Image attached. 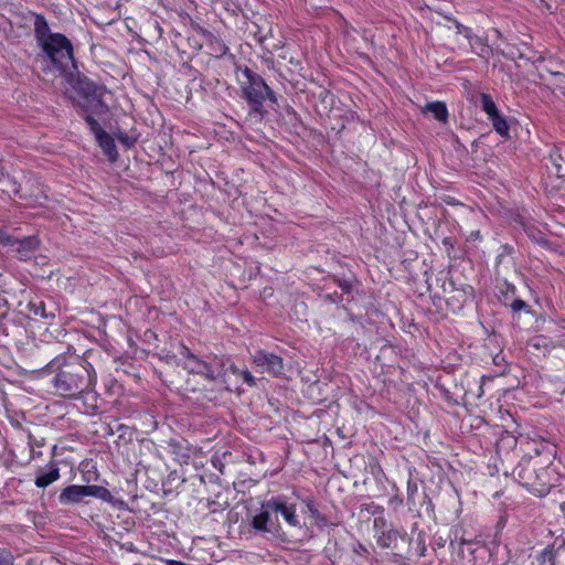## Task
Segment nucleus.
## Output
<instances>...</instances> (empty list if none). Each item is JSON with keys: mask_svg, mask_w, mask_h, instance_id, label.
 I'll return each instance as SVG.
<instances>
[{"mask_svg": "<svg viewBox=\"0 0 565 565\" xmlns=\"http://www.w3.org/2000/svg\"><path fill=\"white\" fill-rule=\"evenodd\" d=\"M34 34L45 57L60 74L65 73L70 65H74L71 41L61 33H52L45 18L41 14H35Z\"/></svg>", "mask_w": 565, "mask_h": 565, "instance_id": "f257e3e1", "label": "nucleus"}, {"mask_svg": "<svg viewBox=\"0 0 565 565\" xmlns=\"http://www.w3.org/2000/svg\"><path fill=\"white\" fill-rule=\"evenodd\" d=\"M96 383V374L89 364L75 365L60 371L52 380L53 387L60 396L77 398L84 392L93 390Z\"/></svg>", "mask_w": 565, "mask_h": 565, "instance_id": "f03ea898", "label": "nucleus"}, {"mask_svg": "<svg viewBox=\"0 0 565 565\" xmlns=\"http://www.w3.org/2000/svg\"><path fill=\"white\" fill-rule=\"evenodd\" d=\"M74 92L73 102L85 115L102 116L108 113V106L104 100L106 89L103 86L84 77L76 81Z\"/></svg>", "mask_w": 565, "mask_h": 565, "instance_id": "7ed1b4c3", "label": "nucleus"}, {"mask_svg": "<svg viewBox=\"0 0 565 565\" xmlns=\"http://www.w3.org/2000/svg\"><path fill=\"white\" fill-rule=\"evenodd\" d=\"M547 475V469L537 467L531 458H522L512 471L514 479L537 497H544L550 491Z\"/></svg>", "mask_w": 565, "mask_h": 565, "instance_id": "20e7f679", "label": "nucleus"}, {"mask_svg": "<svg viewBox=\"0 0 565 565\" xmlns=\"http://www.w3.org/2000/svg\"><path fill=\"white\" fill-rule=\"evenodd\" d=\"M245 82L242 83V97L247 102L253 111L259 113L265 99L276 102L274 92L265 83L264 78L248 67L243 71Z\"/></svg>", "mask_w": 565, "mask_h": 565, "instance_id": "39448f33", "label": "nucleus"}, {"mask_svg": "<svg viewBox=\"0 0 565 565\" xmlns=\"http://www.w3.org/2000/svg\"><path fill=\"white\" fill-rule=\"evenodd\" d=\"M252 361L253 365L262 373L279 376L284 372L282 358L275 353L259 349L252 354Z\"/></svg>", "mask_w": 565, "mask_h": 565, "instance_id": "423d86ee", "label": "nucleus"}, {"mask_svg": "<svg viewBox=\"0 0 565 565\" xmlns=\"http://www.w3.org/2000/svg\"><path fill=\"white\" fill-rule=\"evenodd\" d=\"M263 508H267L276 513H280L284 520L294 527L300 525V521L298 515L296 514V505L288 504L284 497H273L266 503L263 504Z\"/></svg>", "mask_w": 565, "mask_h": 565, "instance_id": "0eeeda50", "label": "nucleus"}, {"mask_svg": "<svg viewBox=\"0 0 565 565\" xmlns=\"http://www.w3.org/2000/svg\"><path fill=\"white\" fill-rule=\"evenodd\" d=\"M385 519L384 518H375L374 519V527L376 530L375 537L376 543L382 548H395L396 542L398 537H403L402 533L397 530H384Z\"/></svg>", "mask_w": 565, "mask_h": 565, "instance_id": "6e6552de", "label": "nucleus"}, {"mask_svg": "<svg viewBox=\"0 0 565 565\" xmlns=\"http://www.w3.org/2000/svg\"><path fill=\"white\" fill-rule=\"evenodd\" d=\"M86 497V486L71 484L61 491L58 502L63 505L77 504L84 502Z\"/></svg>", "mask_w": 565, "mask_h": 565, "instance_id": "1a4fd4ad", "label": "nucleus"}, {"mask_svg": "<svg viewBox=\"0 0 565 565\" xmlns=\"http://www.w3.org/2000/svg\"><path fill=\"white\" fill-rule=\"evenodd\" d=\"M183 367L190 373L203 375L211 381L215 380L218 375L211 364L202 361L196 355L191 356L189 361H184Z\"/></svg>", "mask_w": 565, "mask_h": 565, "instance_id": "9d476101", "label": "nucleus"}, {"mask_svg": "<svg viewBox=\"0 0 565 565\" xmlns=\"http://www.w3.org/2000/svg\"><path fill=\"white\" fill-rule=\"evenodd\" d=\"M39 239L35 236H28L23 239H15L13 242V246L19 255L21 260H26L32 257L34 250L39 247Z\"/></svg>", "mask_w": 565, "mask_h": 565, "instance_id": "9b49d317", "label": "nucleus"}, {"mask_svg": "<svg viewBox=\"0 0 565 565\" xmlns=\"http://www.w3.org/2000/svg\"><path fill=\"white\" fill-rule=\"evenodd\" d=\"M60 477L61 475L58 467L55 462H52L50 465L49 471L41 472L36 476L34 483L38 488H46L47 486L58 480Z\"/></svg>", "mask_w": 565, "mask_h": 565, "instance_id": "f8f14e48", "label": "nucleus"}, {"mask_svg": "<svg viewBox=\"0 0 565 565\" xmlns=\"http://www.w3.org/2000/svg\"><path fill=\"white\" fill-rule=\"evenodd\" d=\"M96 140L99 147L103 149L104 153L109 158V160L115 161L117 159L118 152L116 149L115 141L110 137V135L106 132Z\"/></svg>", "mask_w": 565, "mask_h": 565, "instance_id": "ddd939ff", "label": "nucleus"}, {"mask_svg": "<svg viewBox=\"0 0 565 565\" xmlns=\"http://www.w3.org/2000/svg\"><path fill=\"white\" fill-rule=\"evenodd\" d=\"M426 111H429L433 114L434 118L440 122H447L448 120V109L445 103L443 102H433L426 104L425 108Z\"/></svg>", "mask_w": 565, "mask_h": 565, "instance_id": "4468645a", "label": "nucleus"}, {"mask_svg": "<svg viewBox=\"0 0 565 565\" xmlns=\"http://www.w3.org/2000/svg\"><path fill=\"white\" fill-rule=\"evenodd\" d=\"M270 520L269 509L262 510L258 514L254 515L250 520V525L258 532H268V522Z\"/></svg>", "mask_w": 565, "mask_h": 565, "instance_id": "2eb2a0df", "label": "nucleus"}, {"mask_svg": "<svg viewBox=\"0 0 565 565\" xmlns=\"http://www.w3.org/2000/svg\"><path fill=\"white\" fill-rule=\"evenodd\" d=\"M86 488H87V497H95V498H98V499L103 500L104 502H108V503L111 502L114 499L110 491L102 486L92 484V486H86Z\"/></svg>", "mask_w": 565, "mask_h": 565, "instance_id": "dca6fc26", "label": "nucleus"}, {"mask_svg": "<svg viewBox=\"0 0 565 565\" xmlns=\"http://www.w3.org/2000/svg\"><path fill=\"white\" fill-rule=\"evenodd\" d=\"M480 104L482 110L488 115V118L499 113L495 103L493 102L492 97L489 94L481 93Z\"/></svg>", "mask_w": 565, "mask_h": 565, "instance_id": "f3484780", "label": "nucleus"}, {"mask_svg": "<svg viewBox=\"0 0 565 565\" xmlns=\"http://www.w3.org/2000/svg\"><path fill=\"white\" fill-rule=\"evenodd\" d=\"M492 122L494 130L501 136H508L509 126L507 120L498 113L489 118Z\"/></svg>", "mask_w": 565, "mask_h": 565, "instance_id": "a211bd4d", "label": "nucleus"}, {"mask_svg": "<svg viewBox=\"0 0 565 565\" xmlns=\"http://www.w3.org/2000/svg\"><path fill=\"white\" fill-rule=\"evenodd\" d=\"M306 505H307L308 512L310 513V516L315 520L316 524L319 527L327 525L326 516L319 512V510L317 509V507L315 505V503L311 500H308L306 502Z\"/></svg>", "mask_w": 565, "mask_h": 565, "instance_id": "6ab92c4d", "label": "nucleus"}, {"mask_svg": "<svg viewBox=\"0 0 565 565\" xmlns=\"http://www.w3.org/2000/svg\"><path fill=\"white\" fill-rule=\"evenodd\" d=\"M537 565H556L555 554L551 547L544 548L536 557Z\"/></svg>", "mask_w": 565, "mask_h": 565, "instance_id": "aec40b11", "label": "nucleus"}, {"mask_svg": "<svg viewBox=\"0 0 565 565\" xmlns=\"http://www.w3.org/2000/svg\"><path fill=\"white\" fill-rule=\"evenodd\" d=\"M85 121L89 127V130L94 134L95 138L98 139L106 131L102 128L99 122L94 118V115H85Z\"/></svg>", "mask_w": 565, "mask_h": 565, "instance_id": "412c9836", "label": "nucleus"}, {"mask_svg": "<svg viewBox=\"0 0 565 565\" xmlns=\"http://www.w3.org/2000/svg\"><path fill=\"white\" fill-rule=\"evenodd\" d=\"M234 373L238 374L247 385H249V386L255 385V377L252 375V373L248 370L235 369Z\"/></svg>", "mask_w": 565, "mask_h": 565, "instance_id": "4be33fe9", "label": "nucleus"}, {"mask_svg": "<svg viewBox=\"0 0 565 565\" xmlns=\"http://www.w3.org/2000/svg\"><path fill=\"white\" fill-rule=\"evenodd\" d=\"M457 33L462 34L469 41L473 40V32L470 28L462 25L460 22L455 21Z\"/></svg>", "mask_w": 565, "mask_h": 565, "instance_id": "5701e85b", "label": "nucleus"}, {"mask_svg": "<svg viewBox=\"0 0 565 565\" xmlns=\"http://www.w3.org/2000/svg\"><path fill=\"white\" fill-rule=\"evenodd\" d=\"M511 309L514 312H518L521 310L530 311V306L522 299H514L511 303Z\"/></svg>", "mask_w": 565, "mask_h": 565, "instance_id": "b1692460", "label": "nucleus"}, {"mask_svg": "<svg viewBox=\"0 0 565 565\" xmlns=\"http://www.w3.org/2000/svg\"><path fill=\"white\" fill-rule=\"evenodd\" d=\"M31 310L33 311V313L35 316H40L42 318H46L47 317L46 311H45V305L43 302L32 303L31 305Z\"/></svg>", "mask_w": 565, "mask_h": 565, "instance_id": "393cba45", "label": "nucleus"}, {"mask_svg": "<svg viewBox=\"0 0 565 565\" xmlns=\"http://www.w3.org/2000/svg\"><path fill=\"white\" fill-rule=\"evenodd\" d=\"M0 565H13V557L9 552L0 550Z\"/></svg>", "mask_w": 565, "mask_h": 565, "instance_id": "a878e982", "label": "nucleus"}, {"mask_svg": "<svg viewBox=\"0 0 565 565\" xmlns=\"http://www.w3.org/2000/svg\"><path fill=\"white\" fill-rule=\"evenodd\" d=\"M14 238L0 230V244L4 246H13Z\"/></svg>", "mask_w": 565, "mask_h": 565, "instance_id": "bb28decb", "label": "nucleus"}, {"mask_svg": "<svg viewBox=\"0 0 565 565\" xmlns=\"http://www.w3.org/2000/svg\"><path fill=\"white\" fill-rule=\"evenodd\" d=\"M561 159H562V158H561V156H557V158H554V157L552 156V160H553V163H554V166H555L556 174H557L558 177H564V175H565V169L562 167V164H561V163H559V161H558V160H561Z\"/></svg>", "mask_w": 565, "mask_h": 565, "instance_id": "cd10ccee", "label": "nucleus"}, {"mask_svg": "<svg viewBox=\"0 0 565 565\" xmlns=\"http://www.w3.org/2000/svg\"><path fill=\"white\" fill-rule=\"evenodd\" d=\"M418 487L415 482L408 481L407 482V494H408V501H412L414 495L417 493Z\"/></svg>", "mask_w": 565, "mask_h": 565, "instance_id": "c85d7f7f", "label": "nucleus"}, {"mask_svg": "<svg viewBox=\"0 0 565 565\" xmlns=\"http://www.w3.org/2000/svg\"><path fill=\"white\" fill-rule=\"evenodd\" d=\"M501 294L504 295L505 297H508L509 294H512L514 295L515 292V287L511 284H508V282H504V285L502 286V288L500 289Z\"/></svg>", "mask_w": 565, "mask_h": 565, "instance_id": "c756f323", "label": "nucleus"}, {"mask_svg": "<svg viewBox=\"0 0 565 565\" xmlns=\"http://www.w3.org/2000/svg\"><path fill=\"white\" fill-rule=\"evenodd\" d=\"M180 354L185 359V361H189L191 359V356H195V354H193L190 351V349L184 345L181 347Z\"/></svg>", "mask_w": 565, "mask_h": 565, "instance_id": "7c9ffc66", "label": "nucleus"}, {"mask_svg": "<svg viewBox=\"0 0 565 565\" xmlns=\"http://www.w3.org/2000/svg\"><path fill=\"white\" fill-rule=\"evenodd\" d=\"M28 439H29V445L31 447H33V446L42 447L44 445L43 439L36 440L31 433L28 434Z\"/></svg>", "mask_w": 565, "mask_h": 565, "instance_id": "2f4dec72", "label": "nucleus"}, {"mask_svg": "<svg viewBox=\"0 0 565 565\" xmlns=\"http://www.w3.org/2000/svg\"><path fill=\"white\" fill-rule=\"evenodd\" d=\"M417 544H418V556H425V553H426V544H425V541L423 539H418L417 541Z\"/></svg>", "mask_w": 565, "mask_h": 565, "instance_id": "473e14b6", "label": "nucleus"}, {"mask_svg": "<svg viewBox=\"0 0 565 565\" xmlns=\"http://www.w3.org/2000/svg\"><path fill=\"white\" fill-rule=\"evenodd\" d=\"M339 286L345 292H350V290H351V284L349 281H340Z\"/></svg>", "mask_w": 565, "mask_h": 565, "instance_id": "72a5a7b5", "label": "nucleus"}, {"mask_svg": "<svg viewBox=\"0 0 565 565\" xmlns=\"http://www.w3.org/2000/svg\"><path fill=\"white\" fill-rule=\"evenodd\" d=\"M471 45L479 44L481 46H484L482 39L473 34V40L470 41Z\"/></svg>", "mask_w": 565, "mask_h": 565, "instance_id": "f704fd0d", "label": "nucleus"}, {"mask_svg": "<svg viewBox=\"0 0 565 565\" xmlns=\"http://www.w3.org/2000/svg\"><path fill=\"white\" fill-rule=\"evenodd\" d=\"M443 244L446 245V246L452 247V243H451V238L450 237H445L443 239Z\"/></svg>", "mask_w": 565, "mask_h": 565, "instance_id": "c9c22d12", "label": "nucleus"}, {"mask_svg": "<svg viewBox=\"0 0 565 565\" xmlns=\"http://www.w3.org/2000/svg\"><path fill=\"white\" fill-rule=\"evenodd\" d=\"M559 508H561L562 513H563V514H564V516H565V502H563V503L559 505Z\"/></svg>", "mask_w": 565, "mask_h": 565, "instance_id": "e433bc0d", "label": "nucleus"}, {"mask_svg": "<svg viewBox=\"0 0 565 565\" xmlns=\"http://www.w3.org/2000/svg\"><path fill=\"white\" fill-rule=\"evenodd\" d=\"M119 140H120V141H122V142H125V143H126V145H128V146L130 145V143L128 142V138H122V137H120V138H119Z\"/></svg>", "mask_w": 565, "mask_h": 565, "instance_id": "4c0bfd02", "label": "nucleus"}]
</instances>
